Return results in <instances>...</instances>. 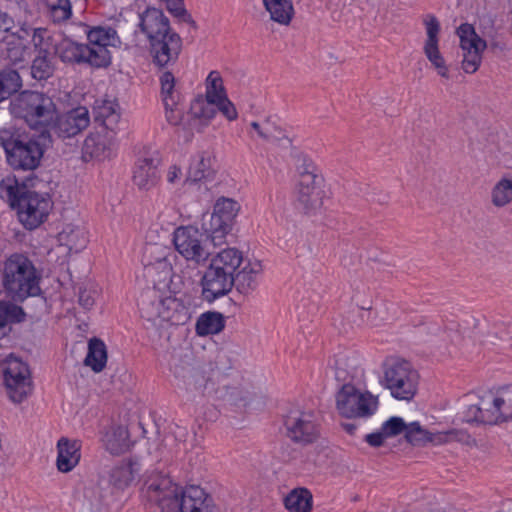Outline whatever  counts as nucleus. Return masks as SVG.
Segmentation results:
<instances>
[{
  "instance_id": "1",
  "label": "nucleus",
  "mask_w": 512,
  "mask_h": 512,
  "mask_svg": "<svg viewBox=\"0 0 512 512\" xmlns=\"http://www.w3.org/2000/svg\"><path fill=\"white\" fill-rule=\"evenodd\" d=\"M39 181L36 174L20 176L14 174L0 182V196L6 198L12 208L18 210V216L25 228L39 227L48 217L53 203L48 194L32 191Z\"/></svg>"
},
{
  "instance_id": "2",
  "label": "nucleus",
  "mask_w": 512,
  "mask_h": 512,
  "mask_svg": "<svg viewBox=\"0 0 512 512\" xmlns=\"http://www.w3.org/2000/svg\"><path fill=\"white\" fill-rule=\"evenodd\" d=\"M0 275L4 292L15 303L42 294L41 277L32 260L23 253L6 257L1 263Z\"/></svg>"
},
{
  "instance_id": "3",
  "label": "nucleus",
  "mask_w": 512,
  "mask_h": 512,
  "mask_svg": "<svg viewBox=\"0 0 512 512\" xmlns=\"http://www.w3.org/2000/svg\"><path fill=\"white\" fill-rule=\"evenodd\" d=\"M45 139L44 131L39 135L19 131H3L0 134L8 165L14 172H27L26 176L35 174L39 167L45 152L42 143Z\"/></svg>"
},
{
  "instance_id": "4",
  "label": "nucleus",
  "mask_w": 512,
  "mask_h": 512,
  "mask_svg": "<svg viewBox=\"0 0 512 512\" xmlns=\"http://www.w3.org/2000/svg\"><path fill=\"white\" fill-rule=\"evenodd\" d=\"M9 109L32 128L48 127L56 115L53 99L37 91H22L11 99Z\"/></svg>"
},
{
  "instance_id": "5",
  "label": "nucleus",
  "mask_w": 512,
  "mask_h": 512,
  "mask_svg": "<svg viewBox=\"0 0 512 512\" xmlns=\"http://www.w3.org/2000/svg\"><path fill=\"white\" fill-rule=\"evenodd\" d=\"M384 381L395 399L409 401L417 392L419 374L410 362L390 359L384 364Z\"/></svg>"
},
{
  "instance_id": "6",
  "label": "nucleus",
  "mask_w": 512,
  "mask_h": 512,
  "mask_svg": "<svg viewBox=\"0 0 512 512\" xmlns=\"http://www.w3.org/2000/svg\"><path fill=\"white\" fill-rule=\"evenodd\" d=\"M378 406L377 398L371 393H361L353 384H342L336 394V408L343 417L368 418L372 416Z\"/></svg>"
},
{
  "instance_id": "7",
  "label": "nucleus",
  "mask_w": 512,
  "mask_h": 512,
  "mask_svg": "<svg viewBox=\"0 0 512 512\" xmlns=\"http://www.w3.org/2000/svg\"><path fill=\"white\" fill-rule=\"evenodd\" d=\"M0 368L9 398L15 403H21L32 390L28 365L10 355Z\"/></svg>"
},
{
  "instance_id": "8",
  "label": "nucleus",
  "mask_w": 512,
  "mask_h": 512,
  "mask_svg": "<svg viewBox=\"0 0 512 512\" xmlns=\"http://www.w3.org/2000/svg\"><path fill=\"white\" fill-rule=\"evenodd\" d=\"M84 32L87 36L89 50L93 59L94 68H106L111 64V53L108 47H120L121 40L117 31L110 26L84 25Z\"/></svg>"
},
{
  "instance_id": "9",
  "label": "nucleus",
  "mask_w": 512,
  "mask_h": 512,
  "mask_svg": "<svg viewBox=\"0 0 512 512\" xmlns=\"http://www.w3.org/2000/svg\"><path fill=\"white\" fill-rule=\"evenodd\" d=\"M207 242L205 233L192 225L180 226L173 233L176 251L187 261H193L196 264L208 259L210 253Z\"/></svg>"
},
{
  "instance_id": "10",
  "label": "nucleus",
  "mask_w": 512,
  "mask_h": 512,
  "mask_svg": "<svg viewBox=\"0 0 512 512\" xmlns=\"http://www.w3.org/2000/svg\"><path fill=\"white\" fill-rule=\"evenodd\" d=\"M286 436L294 443L311 444L319 436L318 424L313 412L291 409L283 418Z\"/></svg>"
},
{
  "instance_id": "11",
  "label": "nucleus",
  "mask_w": 512,
  "mask_h": 512,
  "mask_svg": "<svg viewBox=\"0 0 512 512\" xmlns=\"http://www.w3.org/2000/svg\"><path fill=\"white\" fill-rule=\"evenodd\" d=\"M141 310L147 314L149 319L158 317L163 321L170 322L173 325L185 324L191 317L190 309L181 299L168 296L158 298L150 303V307L145 308V301L142 299Z\"/></svg>"
},
{
  "instance_id": "12",
  "label": "nucleus",
  "mask_w": 512,
  "mask_h": 512,
  "mask_svg": "<svg viewBox=\"0 0 512 512\" xmlns=\"http://www.w3.org/2000/svg\"><path fill=\"white\" fill-rule=\"evenodd\" d=\"M90 124V114L86 107L78 106L65 113L55 115L50 123V130L63 140L74 138L84 131Z\"/></svg>"
},
{
  "instance_id": "13",
  "label": "nucleus",
  "mask_w": 512,
  "mask_h": 512,
  "mask_svg": "<svg viewBox=\"0 0 512 512\" xmlns=\"http://www.w3.org/2000/svg\"><path fill=\"white\" fill-rule=\"evenodd\" d=\"M200 284L202 298L208 303H213L231 292L235 279L210 263L201 277Z\"/></svg>"
},
{
  "instance_id": "14",
  "label": "nucleus",
  "mask_w": 512,
  "mask_h": 512,
  "mask_svg": "<svg viewBox=\"0 0 512 512\" xmlns=\"http://www.w3.org/2000/svg\"><path fill=\"white\" fill-rule=\"evenodd\" d=\"M153 63L164 68L174 65L182 50V39L178 33L171 31L149 41Z\"/></svg>"
},
{
  "instance_id": "15",
  "label": "nucleus",
  "mask_w": 512,
  "mask_h": 512,
  "mask_svg": "<svg viewBox=\"0 0 512 512\" xmlns=\"http://www.w3.org/2000/svg\"><path fill=\"white\" fill-rule=\"evenodd\" d=\"M161 158L159 152H145L135 163L133 182L140 190H150L160 180L159 165Z\"/></svg>"
},
{
  "instance_id": "16",
  "label": "nucleus",
  "mask_w": 512,
  "mask_h": 512,
  "mask_svg": "<svg viewBox=\"0 0 512 512\" xmlns=\"http://www.w3.org/2000/svg\"><path fill=\"white\" fill-rule=\"evenodd\" d=\"M182 488L169 478H161L148 486L147 497L156 503L162 512H176Z\"/></svg>"
},
{
  "instance_id": "17",
  "label": "nucleus",
  "mask_w": 512,
  "mask_h": 512,
  "mask_svg": "<svg viewBox=\"0 0 512 512\" xmlns=\"http://www.w3.org/2000/svg\"><path fill=\"white\" fill-rule=\"evenodd\" d=\"M94 121L107 132L116 134L120 129L121 109L116 98L108 96L98 98L93 105Z\"/></svg>"
},
{
  "instance_id": "18",
  "label": "nucleus",
  "mask_w": 512,
  "mask_h": 512,
  "mask_svg": "<svg viewBox=\"0 0 512 512\" xmlns=\"http://www.w3.org/2000/svg\"><path fill=\"white\" fill-rule=\"evenodd\" d=\"M323 191L315 182L313 176L305 173L299 180L296 191V207L305 214L315 212L322 206Z\"/></svg>"
},
{
  "instance_id": "19",
  "label": "nucleus",
  "mask_w": 512,
  "mask_h": 512,
  "mask_svg": "<svg viewBox=\"0 0 512 512\" xmlns=\"http://www.w3.org/2000/svg\"><path fill=\"white\" fill-rule=\"evenodd\" d=\"M138 27L146 35L148 42L153 40L154 37H160L173 31L169 19L163 11L154 7H148L139 14Z\"/></svg>"
},
{
  "instance_id": "20",
  "label": "nucleus",
  "mask_w": 512,
  "mask_h": 512,
  "mask_svg": "<svg viewBox=\"0 0 512 512\" xmlns=\"http://www.w3.org/2000/svg\"><path fill=\"white\" fill-rule=\"evenodd\" d=\"M55 53L64 63L88 64L93 67L89 45L76 42L70 38H63L55 45Z\"/></svg>"
},
{
  "instance_id": "21",
  "label": "nucleus",
  "mask_w": 512,
  "mask_h": 512,
  "mask_svg": "<svg viewBox=\"0 0 512 512\" xmlns=\"http://www.w3.org/2000/svg\"><path fill=\"white\" fill-rule=\"evenodd\" d=\"M210 502L202 488L191 485L181 490L176 512H210Z\"/></svg>"
},
{
  "instance_id": "22",
  "label": "nucleus",
  "mask_w": 512,
  "mask_h": 512,
  "mask_svg": "<svg viewBox=\"0 0 512 512\" xmlns=\"http://www.w3.org/2000/svg\"><path fill=\"white\" fill-rule=\"evenodd\" d=\"M211 371L212 376L206 377V370L204 369L193 368L189 370L188 374L183 376L186 390L205 395L209 386H214V378L219 379V377L224 374L218 366H216L215 369H211ZM212 390H214V387H211L209 391Z\"/></svg>"
},
{
  "instance_id": "23",
  "label": "nucleus",
  "mask_w": 512,
  "mask_h": 512,
  "mask_svg": "<svg viewBox=\"0 0 512 512\" xmlns=\"http://www.w3.org/2000/svg\"><path fill=\"white\" fill-rule=\"evenodd\" d=\"M489 393L482 396L477 404L469 405L462 412V420L467 423L476 424H496V418L493 416Z\"/></svg>"
},
{
  "instance_id": "24",
  "label": "nucleus",
  "mask_w": 512,
  "mask_h": 512,
  "mask_svg": "<svg viewBox=\"0 0 512 512\" xmlns=\"http://www.w3.org/2000/svg\"><path fill=\"white\" fill-rule=\"evenodd\" d=\"M496 424L512 421V384L501 387L496 394L489 393Z\"/></svg>"
},
{
  "instance_id": "25",
  "label": "nucleus",
  "mask_w": 512,
  "mask_h": 512,
  "mask_svg": "<svg viewBox=\"0 0 512 512\" xmlns=\"http://www.w3.org/2000/svg\"><path fill=\"white\" fill-rule=\"evenodd\" d=\"M57 449L58 470L63 473L70 472L80 461V444L77 441L61 438L57 443Z\"/></svg>"
},
{
  "instance_id": "26",
  "label": "nucleus",
  "mask_w": 512,
  "mask_h": 512,
  "mask_svg": "<svg viewBox=\"0 0 512 512\" xmlns=\"http://www.w3.org/2000/svg\"><path fill=\"white\" fill-rule=\"evenodd\" d=\"M261 272L262 265L260 262H248L233 276L235 279L234 286L236 287V290L243 295H247L254 291L258 286L257 277Z\"/></svg>"
},
{
  "instance_id": "27",
  "label": "nucleus",
  "mask_w": 512,
  "mask_h": 512,
  "mask_svg": "<svg viewBox=\"0 0 512 512\" xmlns=\"http://www.w3.org/2000/svg\"><path fill=\"white\" fill-rule=\"evenodd\" d=\"M232 226L233 225L226 222V220L212 213L208 221L203 219L202 232L205 233L208 241H210L214 246H218L225 242V238L231 231Z\"/></svg>"
},
{
  "instance_id": "28",
  "label": "nucleus",
  "mask_w": 512,
  "mask_h": 512,
  "mask_svg": "<svg viewBox=\"0 0 512 512\" xmlns=\"http://www.w3.org/2000/svg\"><path fill=\"white\" fill-rule=\"evenodd\" d=\"M210 263L234 276L243 263V254L236 248H226L212 257Z\"/></svg>"
},
{
  "instance_id": "29",
  "label": "nucleus",
  "mask_w": 512,
  "mask_h": 512,
  "mask_svg": "<svg viewBox=\"0 0 512 512\" xmlns=\"http://www.w3.org/2000/svg\"><path fill=\"white\" fill-rule=\"evenodd\" d=\"M107 363V349L105 343L93 337L88 342V352L84 359V364L92 369L93 372L103 371Z\"/></svg>"
},
{
  "instance_id": "30",
  "label": "nucleus",
  "mask_w": 512,
  "mask_h": 512,
  "mask_svg": "<svg viewBox=\"0 0 512 512\" xmlns=\"http://www.w3.org/2000/svg\"><path fill=\"white\" fill-rule=\"evenodd\" d=\"M136 464V462L129 459L113 467L109 474V483L118 490L127 488L137 473V470L134 468Z\"/></svg>"
},
{
  "instance_id": "31",
  "label": "nucleus",
  "mask_w": 512,
  "mask_h": 512,
  "mask_svg": "<svg viewBox=\"0 0 512 512\" xmlns=\"http://www.w3.org/2000/svg\"><path fill=\"white\" fill-rule=\"evenodd\" d=\"M106 450L112 455H121L129 450V431L126 427L118 425L112 427L105 437Z\"/></svg>"
},
{
  "instance_id": "32",
  "label": "nucleus",
  "mask_w": 512,
  "mask_h": 512,
  "mask_svg": "<svg viewBox=\"0 0 512 512\" xmlns=\"http://www.w3.org/2000/svg\"><path fill=\"white\" fill-rule=\"evenodd\" d=\"M225 328V318L222 313L207 311L199 316L196 322V333L199 336L218 334Z\"/></svg>"
},
{
  "instance_id": "33",
  "label": "nucleus",
  "mask_w": 512,
  "mask_h": 512,
  "mask_svg": "<svg viewBox=\"0 0 512 512\" xmlns=\"http://www.w3.org/2000/svg\"><path fill=\"white\" fill-rule=\"evenodd\" d=\"M312 503V494L306 488H296L284 498L285 508L290 512H310Z\"/></svg>"
},
{
  "instance_id": "34",
  "label": "nucleus",
  "mask_w": 512,
  "mask_h": 512,
  "mask_svg": "<svg viewBox=\"0 0 512 512\" xmlns=\"http://www.w3.org/2000/svg\"><path fill=\"white\" fill-rule=\"evenodd\" d=\"M263 4L273 21L282 25L290 23L294 14L291 0H263Z\"/></svg>"
},
{
  "instance_id": "35",
  "label": "nucleus",
  "mask_w": 512,
  "mask_h": 512,
  "mask_svg": "<svg viewBox=\"0 0 512 512\" xmlns=\"http://www.w3.org/2000/svg\"><path fill=\"white\" fill-rule=\"evenodd\" d=\"M362 370L357 366L356 358L340 356L335 361V378L343 384H352Z\"/></svg>"
},
{
  "instance_id": "36",
  "label": "nucleus",
  "mask_w": 512,
  "mask_h": 512,
  "mask_svg": "<svg viewBox=\"0 0 512 512\" xmlns=\"http://www.w3.org/2000/svg\"><path fill=\"white\" fill-rule=\"evenodd\" d=\"M111 138L100 133L88 135L83 143V154L88 155L90 158H105L109 150Z\"/></svg>"
},
{
  "instance_id": "37",
  "label": "nucleus",
  "mask_w": 512,
  "mask_h": 512,
  "mask_svg": "<svg viewBox=\"0 0 512 512\" xmlns=\"http://www.w3.org/2000/svg\"><path fill=\"white\" fill-rule=\"evenodd\" d=\"M457 34L460 38V46L464 53L473 50H484L486 48V41L475 32L471 24H461L457 29Z\"/></svg>"
},
{
  "instance_id": "38",
  "label": "nucleus",
  "mask_w": 512,
  "mask_h": 512,
  "mask_svg": "<svg viewBox=\"0 0 512 512\" xmlns=\"http://www.w3.org/2000/svg\"><path fill=\"white\" fill-rule=\"evenodd\" d=\"M22 87L19 73L14 69L0 71V103L9 99Z\"/></svg>"
},
{
  "instance_id": "39",
  "label": "nucleus",
  "mask_w": 512,
  "mask_h": 512,
  "mask_svg": "<svg viewBox=\"0 0 512 512\" xmlns=\"http://www.w3.org/2000/svg\"><path fill=\"white\" fill-rule=\"evenodd\" d=\"M48 49H41L31 65V75L38 81L47 80L53 75L54 65Z\"/></svg>"
},
{
  "instance_id": "40",
  "label": "nucleus",
  "mask_w": 512,
  "mask_h": 512,
  "mask_svg": "<svg viewBox=\"0 0 512 512\" xmlns=\"http://www.w3.org/2000/svg\"><path fill=\"white\" fill-rule=\"evenodd\" d=\"M161 96L165 109L179 105L180 95L175 90V77L170 71L160 76Z\"/></svg>"
},
{
  "instance_id": "41",
  "label": "nucleus",
  "mask_w": 512,
  "mask_h": 512,
  "mask_svg": "<svg viewBox=\"0 0 512 512\" xmlns=\"http://www.w3.org/2000/svg\"><path fill=\"white\" fill-rule=\"evenodd\" d=\"M212 173L210 157L202 153L190 164L187 180L198 182L209 178Z\"/></svg>"
},
{
  "instance_id": "42",
  "label": "nucleus",
  "mask_w": 512,
  "mask_h": 512,
  "mask_svg": "<svg viewBox=\"0 0 512 512\" xmlns=\"http://www.w3.org/2000/svg\"><path fill=\"white\" fill-rule=\"evenodd\" d=\"M492 203L496 207H503L512 201V180L502 178L496 183L491 193Z\"/></svg>"
},
{
  "instance_id": "43",
  "label": "nucleus",
  "mask_w": 512,
  "mask_h": 512,
  "mask_svg": "<svg viewBox=\"0 0 512 512\" xmlns=\"http://www.w3.org/2000/svg\"><path fill=\"white\" fill-rule=\"evenodd\" d=\"M239 210L240 205L237 201L222 197L216 201L213 213L233 225L234 219Z\"/></svg>"
},
{
  "instance_id": "44",
  "label": "nucleus",
  "mask_w": 512,
  "mask_h": 512,
  "mask_svg": "<svg viewBox=\"0 0 512 512\" xmlns=\"http://www.w3.org/2000/svg\"><path fill=\"white\" fill-rule=\"evenodd\" d=\"M404 436L406 441L414 446L424 445L433 441V435L423 429L418 422L407 424Z\"/></svg>"
},
{
  "instance_id": "45",
  "label": "nucleus",
  "mask_w": 512,
  "mask_h": 512,
  "mask_svg": "<svg viewBox=\"0 0 512 512\" xmlns=\"http://www.w3.org/2000/svg\"><path fill=\"white\" fill-rule=\"evenodd\" d=\"M226 95L223 80L218 71H211L206 79V99L210 102L220 100L222 96Z\"/></svg>"
},
{
  "instance_id": "46",
  "label": "nucleus",
  "mask_w": 512,
  "mask_h": 512,
  "mask_svg": "<svg viewBox=\"0 0 512 512\" xmlns=\"http://www.w3.org/2000/svg\"><path fill=\"white\" fill-rule=\"evenodd\" d=\"M25 319V312L17 305H7L0 301V329L7 326L8 321L20 323Z\"/></svg>"
},
{
  "instance_id": "47",
  "label": "nucleus",
  "mask_w": 512,
  "mask_h": 512,
  "mask_svg": "<svg viewBox=\"0 0 512 512\" xmlns=\"http://www.w3.org/2000/svg\"><path fill=\"white\" fill-rule=\"evenodd\" d=\"M424 53L427 59L431 62V64L435 67L438 74L442 77L448 78V68L446 66L445 60L442 54L439 51L438 44H429L424 45Z\"/></svg>"
},
{
  "instance_id": "48",
  "label": "nucleus",
  "mask_w": 512,
  "mask_h": 512,
  "mask_svg": "<svg viewBox=\"0 0 512 512\" xmlns=\"http://www.w3.org/2000/svg\"><path fill=\"white\" fill-rule=\"evenodd\" d=\"M32 31V42L36 49H38V53L41 49H48L44 47V38L47 34V30L43 28L31 29L26 26H21L16 32H12V35L17 36L18 39H25L30 35Z\"/></svg>"
},
{
  "instance_id": "49",
  "label": "nucleus",
  "mask_w": 512,
  "mask_h": 512,
  "mask_svg": "<svg viewBox=\"0 0 512 512\" xmlns=\"http://www.w3.org/2000/svg\"><path fill=\"white\" fill-rule=\"evenodd\" d=\"M191 111L193 115L197 118H203L206 120H210L214 118L217 113L216 103L210 102L208 99L202 100L197 99L191 105Z\"/></svg>"
},
{
  "instance_id": "50",
  "label": "nucleus",
  "mask_w": 512,
  "mask_h": 512,
  "mask_svg": "<svg viewBox=\"0 0 512 512\" xmlns=\"http://www.w3.org/2000/svg\"><path fill=\"white\" fill-rule=\"evenodd\" d=\"M167 10L176 18L196 27L195 21L184 7V0H165Z\"/></svg>"
},
{
  "instance_id": "51",
  "label": "nucleus",
  "mask_w": 512,
  "mask_h": 512,
  "mask_svg": "<svg viewBox=\"0 0 512 512\" xmlns=\"http://www.w3.org/2000/svg\"><path fill=\"white\" fill-rule=\"evenodd\" d=\"M406 426L407 424L401 417L393 416L382 424L381 430L384 431L388 438L397 436L403 432L405 433Z\"/></svg>"
},
{
  "instance_id": "52",
  "label": "nucleus",
  "mask_w": 512,
  "mask_h": 512,
  "mask_svg": "<svg viewBox=\"0 0 512 512\" xmlns=\"http://www.w3.org/2000/svg\"><path fill=\"white\" fill-rule=\"evenodd\" d=\"M251 127L258 133L261 138L267 141H280L281 136L276 135V133L272 131V121L270 119H267L263 124L252 122Z\"/></svg>"
},
{
  "instance_id": "53",
  "label": "nucleus",
  "mask_w": 512,
  "mask_h": 512,
  "mask_svg": "<svg viewBox=\"0 0 512 512\" xmlns=\"http://www.w3.org/2000/svg\"><path fill=\"white\" fill-rule=\"evenodd\" d=\"M483 50H473L464 53L462 68L466 73H474L481 63V52Z\"/></svg>"
},
{
  "instance_id": "54",
  "label": "nucleus",
  "mask_w": 512,
  "mask_h": 512,
  "mask_svg": "<svg viewBox=\"0 0 512 512\" xmlns=\"http://www.w3.org/2000/svg\"><path fill=\"white\" fill-rule=\"evenodd\" d=\"M427 39L425 45L438 44V33L440 31V23L434 15H429L425 21Z\"/></svg>"
},
{
  "instance_id": "55",
  "label": "nucleus",
  "mask_w": 512,
  "mask_h": 512,
  "mask_svg": "<svg viewBox=\"0 0 512 512\" xmlns=\"http://www.w3.org/2000/svg\"><path fill=\"white\" fill-rule=\"evenodd\" d=\"M216 110L220 111L229 121L235 120L238 116L234 104L224 95L220 100H215Z\"/></svg>"
},
{
  "instance_id": "56",
  "label": "nucleus",
  "mask_w": 512,
  "mask_h": 512,
  "mask_svg": "<svg viewBox=\"0 0 512 512\" xmlns=\"http://www.w3.org/2000/svg\"><path fill=\"white\" fill-rule=\"evenodd\" d=\"M71 15L72 11L69 0H65V4H59L52 8V16L55 20H66L69 19Z\"/></svg>"
},
{
  "instance_id": "57",
  "label": "nucleus",
  "mask_w": 512,
  "mask_h": 512,
  "mask_svg": "<svg viewBox=\"0 0 512 512\" xmlns=\"http://www.w3.org/2000/svg\"><path fill=\"white\" fill-rule=\"evenodd\" d=\"M14 27V19L7 12L0 10V32L12 34Z\"/></svg>"
},
{
  "instance_id": "58",
  "label": "nucleus",
  "mask_w": 512,
  "mask_h": 512,
  "mask_svg": "<svg viewBox=\"0 0 512 512\" xmlns=\"http://www.w3.org/2000/svg\"><path fill=\"white\" fill-rule=\"evenodd\" d=\"M387 438L384 431L380 432H374L367 434L365 436V441L371 446V447H380L384 443V439Z\"/></svg>"
},
{
  "instance_id": "59",
  "label": "nucleus",
  "mask_w": 512,
  "mask_h": 512,
  "mask_svg": "<svg viewBox=\"0 0 512 512\" xmlns=\"http://www.w3.org/2000/svg\"><path fill=\"white\" fill-rule=\"evenodd\" d=\"M78 302L84 309L88 310L94 305V297L90 291L80 288Z\"/></svg>"
},
{
  "instance_id": "60",
  "label": "nucleus",
  "mask_w": 512,
  "mask_h": 512,
  "mask_svg": "<svg viewBox=\"0 0 512 512\" xmlns=\"http://www.w3.org/2000/svg\"><path fill=\"white\" fill-rule=\"evenodd\" d=\"M166 111V120L171 125H178L181 121L182 110L178 108V105L172 106Z\"/></svg>"
},
{
  "instance_id": "61",
  "label": "nucleus",
  "mask_w": 512,
  "mask_h": 512,
  "mask_svg": "<svg viewBox=\"0 0 512 512\" xmlns=\"http://www.w3.org/2000/svg\"><path fill=\"white\" fill-rule=\"evenodd\" d=\"M299 173H300V179L303 178V175L305 173H309V175L313 176L314 179H315V182H317V179L319 178L315 174V166H314L313 162L311 160L307 159V158L303 159V163L299 167Z\"/></svg>"
},
{
  "instance_id": "62",
  "label": "nucleus",
  "mask_w": 512,
  "mask_h": 512,
  "mask_svg": "<svg viewBox=\"0 0 512 512\" xmlns=\"http://www.w3.org/2000/svg\"><path fill=\"white\" fill-rule=\"evenodd\" d=\"M181 174V169L179 167L172 166L168 171L167 181L169 183H175V181L180 178Z\"/></svg>"
},
{
  "instance_id": "63",
  "label": "nucleus",
  "mask_w": 512,
  "mask_h": 512,
  "mask_svg": "<svg viewBox=\"0 0 512 512\" xmlns=\"http://www.w3.org/2000/svg\"><path fill=\"white\" fill-rule=\"evenodd\" d=\"M341 427L345 432H347L349 435H355L356 430L358 428V424L355 421L352 422H342Z\"/></svg>"
},
{
  "instance_id": "64",
  "label": "nucleus",
  "mask_w": 512,
  "mask_h": 512,
  "mask_svg": "<svg viewBox=\"0 0 512 512\" xmlns=\"http://www.w3.org/2000/svg\"><path fill=\"white\" fill-rule=\"evenodd\" d=\"M500 332H505L512 339V319L500 323Z\"/></svg>"
}]
</instances>
